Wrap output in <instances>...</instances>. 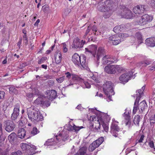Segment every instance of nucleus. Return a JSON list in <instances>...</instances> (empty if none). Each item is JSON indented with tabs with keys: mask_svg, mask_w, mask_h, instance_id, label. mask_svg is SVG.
Instances as JSON below:
<instances>
[{
	"mask_svg": "<svg viewBox=\"0 0 155 155\" xmlns=\"http://www.w3.org/2000/svg\"><path fill=\"white\" fill-rule=\"evenodd\" d=\"M72 61L74 64L81 69H86V57L84 55L79 56L76 53H74L72 56Z\"/></svg>",
	"mask_w": 155,
	"mask_h": 155,
	"instance_id": "7",
	"label": "nucleus"
},
{
	"mask_svg": "<svg viewBox=\"0 0 155 155\" xmlns=\"http://www.w3.org/2000/svg\"><path fill=\"white\" fill-rule=\"evenodd\" d=\"M135 150L136 149L135 148H134L133 147H132L131 148L127 149L126 152H128V153H129L131 151L134 150Z\"/></svg>",
	"mask_w": 155,
	"mask_h": 155,
	"instance_id": "58",
	"label": "nucleus"
},
{
	"mask_svg": "<svg viewBox=\"0 0 155 155\" xmlns=\"http://www.w3.org/2000/svg\"><path fill=\"white\" fill-rule=\"evenodd\" d=\"M97 74L96 73L93 74L92 73L90 72L89 74V75L91 78L96 82H99V81L97 78Z\"/></svg>",
	"mask_w": 155,
	"mask_h": 155,
	"instance_id": "34",
	"label": "nucleus"
},
{
	"mask_svg": "<svg viewBox=\"0 0 155 155\" xmlns=\"http://www.w3.org/2000/svg\"><path fill=\"white\" fill-rule=\"evenodd\" d=\"M119 35H120V37L121 39V41L124 40L126 38L129 37L130 35H129L126 33L120 34Z\"/></svg>",
	"mask_w": 155,
	"mask_h": 155,
	"instance_id": "43",
	"label": "nucleus"
},
{
	"mask_svg": "<svg viewBox=\"0 0 155 155\" xmlns=\"http://www.w3.org/2000/svg\"><path fill=\"white\" fill-rule=\"evenodd\" d=\"M91 28V27L90 26H88L87 29V30H86V31L85 32V35L84 36V37L85 38H86V36H87V35L88 33L89 32Z\"/></svg>",
	"mask_w": 155,
	"mask_h": 155,
	"instance_id": "56",
	"label": "nucleus"
},
{
	"mask_svg": "<svg viewBox=\"0 0 155 155\" xmlns=\"http://www.w3.org/2000/svg\"><path fill=\"white\" fill-rule=\"evenodd\" d=\"M42 9L44 12H47L49 10V8L48 6H43L42 7Z\"/></svg>",
	"mask_w": 155,
	"mask_h": 155,
	"instance_id": "54",
	"label": "nucleus"
},
{
	"mask_svg": "<svg viewBox=\"0 0 155 155\" xmlns=\"http://www.w3.org/2000/svg\"><path fill=\"white\" fill-rule=\"evenodd\" d=\"M149 145L150 148H153V151H155V148L154 147L153 142V141H150L149 143Z\"/></svg>",
	"mask_w": 155,
	"mask_h": 155,
	"instance_id": "51",
	"label": "nucleus"
},
{
	"mask_svg": "<svg viewBox=\"0 0 155 155\" xmlns=\"http://www.w3.org/2000/svg\"><path fill=\"white\" fill-rule=\"evenodd\" d=\"M136 38L139 40V42L140 43H141L142 42V35L141 33L140 32H137L135 35Z\"/></svg>",
	"mask_w": 155,
	"mask_h": 155,
	"instance_id": "42",
	"label": "nucleus"
},
{
	"mask_svg": "<svg viewBox=\"0 0 155 155\" xmlns=\"http://www.w3.org/2000/svg\"><path fill=\"white\" fill-rule=\"evenodd\" d=\"M122 70V68L119 65H109L106 66L104 68V71L110 74H114L116 71L120 72Z\"/></svg>",
	"mask_w": 155,
	"mask_h": 155,
	"instance_id": "13",
	"label": "nucleus"
},
{
	"mask_svg": "<svg viewBox=\"0 0 155 155\" xmlns=\"http://www.w3.org/2000/svg\"><path fill=\"white\" fill-rule=\"evenodd\" d=\"M5 93L3 91H0V99L4 98Z\"/></svg>",
	"mask_w": 155,
	"mask_h": 155,
	"instance_id": "59",
	"label": "nucleus"
},
{
	"mask_svg": "<svg viewBox=\"0 0 155 155\" xmlns=\"http://www.w3.org/2000/svg\"><path fill=\"white\" fill-rule=\"evenodd\" d=\"M130 25L129 24L121 25L114 27L113 31L116 33H119L122 31L127 30V29L130 28Z\"/></svg>",
	"mask_w": 155,
	"mask_h": 155,
	"instance_id": "19",
	"label": "nucleus"
},
{
	"mask_svg": "<svg viewBox=\"0 0 155 155\" xmlns=\"http://www.w3.org/2000/svg\"><path fill=\"white\" fill-rule=\"evenodd\" d=\"M147 107V105L146 102L144 100L140 102L139 104L138 109L140 111V110H141L142 112Z\"/></svg>",
	"mask_w": 155,
	"mask_h": 155,
	"instance_id": "28",
	"label": "nucleus"
},
{
	"mask_svg": "<svg viewBox=\"0 0 155 155\" xmlns=\"http://www.w3.org/2000/svg\"><path fill=\"white\" fill-rule=\"evenodd\" d=\"M20 103H18L14 105L13 112L12 114L11 119L12 120L16 119L19 115Z\"/></svg>",
	"mask_w": 155,
	"mask_h": 155,
	"instance_id": "21",
	"label": "nucleus"
},
{
	"mask_svg": "<svg viewBox=\"0 0 155 155\" xmlns=\"http://www.w3.org/2000/svg\"><path fill=\"white\" fill-rule=\"evenodd\" d=\"M65 78L64 77H62L56 79V80L59 83H61L63 82V81L65 79Z\"/></svg>",
	"mask_w": 155,
	"mask_h": 155,
	"instance_id": "52",
	"label": "nucleus"
},
{
	"mask_svg": "<svg viewBox=\"0 0 155 155\" xmlns=\"http://www.w3.org/2000/svg\"><path fill=\"white\" fill-rule=\"evenodd\" d=\"M118 122L114 118L112 119V122L110 127V133L113 136L116 137H117V132H118L120 130L118 125Z\"/></svg>",
	"mask_w": 155,
	"mask_h": 155,
	"instance_id": "14",
	"label": "nucleus"
},
{
	"mask_svg": "<svg viewBox=\"0 0 155 155\" xmlns=\"http://www.w3.org/2000/svg\"><path fill=\"white\" fill-rule=\"evenodd\" d=\"M89 110L93 112L97 116H92L88 117L89 120L94 122V123L95 124V125L94 123L92 125V127L94 129L97 130H100L101 124L102 125L104 122L109 121L110 119L109 116H108L106 113H104L94 109H89Z\"/></svg>",
	"mask_w": 155,
	"mask_h": 155,
	"instance_id": "1",
	"label": "nucleus"
},
{
	"mask_svg": "<svg viewBox=\"0 0 155 155\" xmlns=\"http://www.w3.org/2000/svg\"><path fill=\"white\" fill-rule=\"evenodd\" d=\"M24 43L26 45L28 42L27 37L26 35H24L23 36Z\"/></svg>",
	"mask_w": 155,
	"mask_h": 155,
	"instance_id": "49",
	"label": "nucleus"
},
{
	"mask_svg": "<svg viewBox=\"0 0 155 155\" xmlns=\"http://www.w3.org/2000/svg\"><path fill=\"white\" fill-rule=\"evenodd\" d=\"M47 59V57H42L40 60H39L38 61V63L39 64H41L43 63Z\"/></svg>",
	"mask_w": 155,
	"mask_h": 155,
	"instance_id": "48",
	"label": "nucleus"
},
{
	"mask_svg": "<svg viewBox=\"0 0 155 155\" xmlns=\"http://www.w3.org/2000/svg\"><path fill=\"white\" fill-rule=\"evenodd\" d=\"M105 53V51L104 49L102 47H99L97 50V53L96 54L97 61L99 59L101 56L104 55Z\"/></svg>",
	"mask_w": 155,
	"mask_h": 155,
	"instance_id": "25",
	"label": "nucleus"
},
{
	"mask_svg": "<svg viewBox=\"0 0 155 155\" xmlns=\"http://www.w3.org/2000/svg\"><path fill=\"white\" fill-rule=\"evenodd\" d=\"M140 116L138 115H135L134 118L133 122L134 124L137 126L139 125V122L140 120Z\"/></svg>",
	"mask_w": 155,
	"mask_h": 155,
	"instance_id": "31",
	"label": "nucleus"
},
{
	"mask_svg": "<svg viewBox=\"0 0 155 155\" xmlns=\"http://www.w3.org/2000/svg\"><path fill=\"white\" fill-rule=\"evenodd\" d=\"M16 137V134L14 133H12L8 136V139L10 141H12L15 139Z\"/></svg>",
	"mask_w": 155,
	"mask_h": 155,
	"instance_id": "38",
	"label": "nucleus"
},
{
	"mask_svg": "<svg viewBox=\"0 0 155 155\" xmlns=\"http://www.w3.org/2000/svg\"><path fill=\"white\" fill-rule=\"evenodd\" d=\"M145 44L148 46L154 47L155 46V37L147 38Z\"/></svg>",
	"mask_w": 155,
	"mask_h": 155,
	"instance_id": "24",
	"label": "nucleus"
},
{
	"mask_svg": "<svg viewBox=\"0 0 155 155\" xmlns=\"http://www.w3.org/2000/svg\"><path fill=\"white\" fill-rule=\"evenodd\" d=\"M68 130V126L66 125L64 126V129L61 132H59V133L56 135H55V138L56 139V141H54V139L52 138L48 139L47 141L45 143L44 145L46 146H53L56 144L58 145L61 144V142L58 140V139L61 138L62 137V141L63 142L66 140H67V134Z\"/></svg>",
	"mask_w": 155,
	"mask_h": 155,
	"instance_id": "3",
	"label": "nucleus"
},
{
	"mask_svg": "<svg viewBox=\"0 0 155 155\" xmlns=\"http://www.w3.org/2000/svg\"><path fill=\"white\" fill-rule=\"evenodd\" d=\"M105 5L102 7L99 8V10L100 11L104 12L103 16L105 18L109 17L111 15L113 11V6L114 4L113 1L107 0L104 2Z\"/></svg>",
	"mask_w": 155,
	"mask_h": 155,
	"instance_id": "6",
	"label": "nucleus"
},
{
	"mask_svg": "<svg viewBox=\"0 0 155 155\" xmlns=\"http://www.w3.org/2000/svg\"><path fill=\"white\" fill-rule=\"evenodd\" d=\"M102 87L103 91L107 98L106 99L107 101L108 102L112 101L111 96L114 94L112 83L110 81H106Z\"/></svg>",
	"mask_w": 155,
	"mask_h": 155,
	"instance_id": "8",
	"label": "nucleus"
},
{
	"mask_svg": "<svg viewBox=\"0 0 155 155\" xmlns=\"http://www.w3.org/2000/svg\"><path fill=\"white\" fill-rule=\"evenodd\" d=\"M124 10L120 14L121 16L127 19L131 18L133 17V14L131 11L128 8L124 6Z\"/></svg>",
	"mask_w": 155,
	"mask_h": 155,
	"instance_id": "20",
	"label": "nucleus"
},
{
	"mask_svg": "<svg viewBox=\"0 0 155 155\" xmlns=\"http://www.w3.org/2000/svg\"><path fill=\"white\" fill-rule=\"evenodd\" d=\"M68 81L70 82L68 86L78 84L83 88H90L91 87V85L88 82L85 81L83 78L72 73L68 72Z\"/></svg>",
	"mask_w": 155,
	"mask_h": 155,
	"instance_id": "4",
	"label": "nucleus"
},
{
	"mask_svg": "<svg viewBox=\"0 0 155 155\" xmlns=\"http://www.w3.org/2000/svg\"><path fill=\"white\" fill-rule=\"evenodd\" d=\"M133 71L130 72L128 70L126 71L119 77V80L120 82L125 84L128 82L131 78H133L132 76Z\"/></svg>",
	"mask_w": 155,
	"mask_h": 155,
	"instance_id": "15",
	"label": "nucleus"
},
{
	"mask_svg": "<svg viewBox=\"0 0 155 155\" xmlns=\"http://www.w3.org/2000/svg\"><path fill=\"white\" fill-rule=\"evenodd\" d=\"M39 131L37 129L36 127H34L32 130L31 132V134L33 135H36L39 133Z\"/></svg>",
	"mask_w": 155,
	"mask_h": 155,
	"instance_id": "44",
	"label": "nucleus"
},
{
	"mask_svg": "<svg viewBox=\"0 0 155 155\" xmlns=\"http://www.w3.org/2000/svg\"><path fill=\"white\" fill-rule=\"evenodd\" d=\"M97 46L94 45H89L85 48V52L87 54L92 55L93 57H95Z\"/></svg>",
	"mask_w": 155,
	"mask_h": 155,
	"instance_id": "16",
	"label": "nucleus"
},
{
	"mask_svg": "<svg viewBox=\"0 0 155 155\" xmlns=\"http://www.w3.org/2000/svg\"><path fill=\"white\" fill-rule=\"evenodd\" d=\"M72 127V130H73L76 133L78 132L80 129L84 128L83 126H77L74 124H73L72 126L70 125Z\"/></svg>",
	"mask_w": 155,
	"mask_h": 155,
	"instance_id": "35",
	"label": "nucleus"
},
{
	"mask_svg": "<svg viewBox=\"0 0 155 155\" xmlns=\"http://www.w3.org/2000/svg\"><path fill=\"white\" fill-rule=\"evenodd\" d=\"M26 136V131L23 128L19 129L18 131V137L20 138H25Z\"/></svg>",
	"mask_w": 155,
	"mask_h": 155,
	"instance_id": "27",
	"label": "nucleus"
},
{
	"mask_svg": "<svg viewBox=\"0 0 155 155\" xmlns=\"http://www.w3.org/2000/svg\"><path fill=\"white\" fill-rule=\"evenodd\" d=\"M104 138L103 137H101L97 140L95 141H94L95 143L96 144L98 147H99L100 145L104 141Z\"/></svg>",
	"mask_w": 155,
	"mask_h": 155,
	"instance_id": "36",
	"label": "nucleus"
},
{
	"mask_svg": "<svg viewBox=\"0 0 155 155\" xmlns=\"http://www.w3.org/2000/svg\"><path fill=\"white\" fill-rule=\"evenodd\" d=\"M22 38H21L20 39L17 45L19 47V48H20V45H21L22 42Z\"/></svg>",
	"mask_w": 155,
	"mask_h": 155,
	"instance_id": "61",
	"label": "nucleus"
},
{
	"mask_svg": "<svg viewBox=\"0 0 155 155\" xmlns=\"http://www.w3.org/2000/svg\"><path fill=\"white\" fill-rule=\"evenodd\" d=\"M40 21L39 19H38L37 20L36 22H35V26H37L38 25V24L39 23Z\"/></svg>",
	"mask_w": 155,
	"mask_h": 155,
	"instance_id": "63",
	"label": "nucleus"
},
{
	"mask_svg": "<svg viewBox=\"0 0 155 155\" xmlns=\"http://www.w3.org/2000/svg\"><path fill=\"white\" fill-rule=\"evenodd\" d=\"M148 68L150 70H155V61L153 63V64L151 66H149Z\"/></svg>",
	"mask_w": 155,
	"mask_h": 155,
	"instance_id": "50",
	"label": "nucleus"
},
{
	"mask_svg": "<svg viewBox=\"0 0 155 155\" xmlns=\"http://www.w3.org/2000/svg\"><path fill=\"white\" fill-rule=\"evenodd\" d=\"M16 90V89L13 87H10L9 88V91L11 93L12 92H14Z\"/></svg>",
	"mask_w": 155,
	"mask_h": 155,
	"instance_id": "60",
	"label": "nucleus"
},
{
	"mask_svg": "<svg viewBox=\"0 0 155 155\" xmlns=\"http://www.w3.org/2000/svg\"><path fill=\"white\" fill-rule=\"evenodd\" d=\"M38 90L37 89L35 88L34 90L33 91L32 93L28 94L27 96L29 98H31L33 97L34 95H38Z\"/></svg>",
	"mask_w": 155,
	"mask_h": 155,
	"instance_id": "33",
	"label": "nucleus"
},
{
	"mask_svg": "<svg viewBox=\"0 0 155 155\" xmlns=\"http://www.w3.org/2000/svg\"><path fill=\"white\" fill-rule=\"evenodd\" d=\"M107 55H106L102 58V62L103 64H107Z\"/></svg>",
	"mask_w": 155,
	"mask_h": 155,
	"instance_id": "45",
	"label": "nucleus"
},
{
	"mask_svg": "<svg viewBox=\"0 0 155 155\" xmlns=\"http://www.w3.org/2000/svg\"><path fill=\"white\" fill-rule=\"evenodd\" d=\"M41 67L42 68L45 69H46L47 68V66L46 65L42 64L41 65Z\"/></svg>",
	"mask_w": 155,
	"mask_h": 155,
	"instance_id": "64",
	"label": "nucleus"
},
{
	"mask_svg": "<svg viewBox=\"0 0 155 155\" xmlns=\"http://www.w3.org/2000/svg\"><path fill=\"white\" fill-rule=\"evenodd\" d=\"M98 147L96 145L95 143L94 142L89 146V150L91 151H93L96 148Z\"/></svg>",
	"mask_w": 155,
	"mask_h": 155,
	"instance_id": "39",
	"label": "nucleus"
},
{
	"mask_svg": "<svg viewBox=\"0 0 155 155\" xmlns=\"http://www.w3.org/2000/svg\"><path fill=\"white\" fill-rule=\"evenodd\" d=\"M87 148L85 147L81 148L76 154L75 155H87Z\"/></svg>",
	"mask_w": 155,
	"mask_h": 155,
	"instance_id": "29",
	"label": "nucleus"
},
{
	"mask_svg": "<svg viewBox=\"0 0 155 155\" xmlns=\"http://www.w3.org/2000/svg\"><path fill=\"white\" fill-rule=\"evenodd\" d=\"M61 52L60 51H58L55 53L54 58L55 62L57 64L60 63L61 60L62 56Z\"/></svg>",
	"mask_w": 155,
	"mask_h": 155,
	"instance_id": "26",
	"label": "nucleus"
},
{
	"mask_svg": "<svg viewBox=\"0 0 155 155\" xmlns=\"http://www.w3.org/2000/svg\"><path fill=\"white\" fill-rule=\"evenodd\" d=\"M56 96V92L54 90L47 91L45 93V97H40L34 101L35 104L41 106H48L50 104V101L55 98Z\"/></svg>",
	"mask_w": 155,
	"mask_h": 155,
	"instance_id": "2",
	"label": "nucleus"
},
{
	"mask_svg": "<svg viewBox=\"0 0 155 155\" xmlns=\"http://www.w3.org/2000/svg\"><path fill=\"white\" fill-rule=\"evenodd\" d=\"M21 148L24 153H26L28 155H33L34 153L35 150L36 149V147L30 143H22Z\"/></svg>",
	"mask_w": 155,
	"mask_h": 155,
	"instance_id": "9",
	"label": "nucleus"
},
{
	"mask_svg": "<svg viewBox=\"0 0 155 155\" xmlns=\"http://www.w3.org/2000/svg\"><path fill=\"white\" fill-rule=\"evenodd\" d=\"M27 113L28 118L32 121L35 122L43 120V117L40 111L34 106L27 109Z\"/></svg>",
	"mask_w": 155,
	"mask_h": 155,
	"instance_id": "5",
	"label": "nucleus"
},
{
	"mask_svg": "<svg viewBox=\"0 0 155 155\" xmlns=\"http://www.w3.org/2000/svg\"><path fill=\"white\" fill-rule=\"evenodd\" d=\"M85 43V41L82 40L81 42L79 41V39L77 38L74 39L73 43L72 45L73 48H81L83 47Z\"/></svg>",
	"mask_w": 155,
	"mask_h": 155,
	"instance_id": "23",
	"label": "nucleus"
},
{
	"mask_svg": "<svg viewBox=\"0 0 155 155\" xmlns=\"http://www.w3.org/2000/svg\"><path fill=\"white\" fill-rule=\"evenodd\" d=\"M121 39L119 34H116L110 36L109 40L112 41V43L114 45H117L119 44L121 41Z\"/></svg>",
	"mask_w": 155,
	"mask_h": 155,
	"instance_id": "22",
	"label": "nucleus"
},
{
	"mask_svg": "<svg viewBox=\"0 0 155 155\" xmlns=\"http://www.w3.org/2000/svg\"><path fill=\"white\" fill-rule=\"evenodd\" d=\"M107 64L114 63L117 62V60L116 58L111 57L110 55H107Z\"/></svg>",
	"mask_w": 155,
	"mask_h": 155,
	"instance_id": "30",
	"label": "nucleus"
},
{
	"mask_svg": "<svg viewBox=\"0 0 155 155\" xmlns=\"http://www.w3.org/2000/svg\"><path fill=\"white\" fill-rule=\"evenodd\" d=\"M6 130L8 132L12 131L15 127V125L11 120H7L4 122Z\"/></svg>",
	"mask_w": 155,
	"mask_h": 155,
	"instance_id": "18",
	"label": "nucleus"
},
{
	"mask_svg": "<svg viewBox=\"0 0 155 155\" xmlns=\"http://www.w3.org/2000/svg\"><path fill=\"white\" fill-rule=\"evenodd\" d=\"M145 86H143L140 89L136 91L137 94L135 95L136 98L134 103V106L133 110V114H134L136 113L138 110V107L137 104L139 102L140 98L143 95V92L145 89Z\"/></svg>",
	"mask_w": 155,
	"mask_h": 155,
	"instance_id": "10",
	"label": "nucleus"
},
{
	"mask_svg": "<svg viewBox=\"0 0 155 155\" xmlns=\"http://www.w3.org/2000/svg\"><path fill=\"white\" fill-rule=\"evenodd\" d=\"M104 122L102 124V126L104 129V130L103 131V132H105L106 133H107L108 130V126L107 124L105 123V122Z\"/></svg>",
	"mask_w": 155,
	"mask_h": 155,
	"instance_id": "40",
	"label": "nucleus"
},
{
	"mask_svg": "<svg viewBox=\"0 0 155 155\" xmlns=\"http://www.w3.org/2000/svg\"><path fill=\"white\" fill-rule=\"evenodd\" d=\"M131 113V111L130 110L126 109L125 110V112L123 115L124 118V120L122 121V124H124L128 128H130L132 126L130 117V116Z\"/></svg>",
	"mask_w": 155,
	"mask_h": 155,
	"instance_id": "11",
	"label": "nucleus"
},
{
	"mask_svg": "<svg viewBox=\"0 0 155 155\" xmlns=\"http://www.w3.org/2000/svg\"><path fill=\"white\" fill-rule=\"evenodd\" d=\"M21 152L20 150H18L16 152L12 153L11 155H21Z\"/></svg>",
	"mask_w": 155,
	"mask_h": 155,
	"instance_id": "55",
	"label": "nucleus"
},
{
	"mask_svg": "<svg viewBox=\"0 0 155 155\" xmlns=\"http://www.w3.org/2000/svg\"><path fill=\"white\" fill-rule=\"evenodd\" d=\"M92 30L93 33L95 35H100L101 33V32L97 30V28L95 25H94L92 26L91 28Z\"/></svg>",
	"mask_w": 155,
	"mask_h": 155,
	"instance_id": "37",
	"label": "nucleus"
},
{
	"mask_svg": "<svg viewBox=\"0 0 155 155\" xmlns=\"http://www.w3.org/2000/svg\"><path fill=\"white\" fill-rule=\"evenodd\" d=\"M150 5L152 8L153 10L155 11V1L154 0H151L149 2Z\"/></svg>",
	"mask_w": 155,
	"mask_h": 155,
	"instance_id": "47",
	"label": "nucleus"
},
{
	"mask_svg": "<svg viewBox=\"0 0 155 155\" xmlns=\"http://www.w3.org/2000/svg\"><path fill=\"white\" fill-rule=\"evenodd\" d=\"M150 120L151 123L153 124L155 123V114L154 116L151 117L150 118Z\"/></svg>",
	"mask_w": 155,
	"mask_h": 155,
	"instance_id": "57",
	"label": "nucleus"
},
{
	"mask_svg": "<svg viewBox=\"0 0 155 155\" xmlns=\"http://www.w3.org/2000/svg\"><path fill=\"white\" fill-rule=\"evenodd\" d=\"M63 51L64 52H66L68 51V49L67 48V45L65 43H62Z\"/></svg>",
	"mask_w": 155,
	"mask_h": 155,
	"instance_id": "46",
	"label": "nucleus"
},
{
	"mask_svg": "<svg viewBox=\"0 0 155 155\" xmlns=\"http://www.w3.org/2000/svg\"><path fill=\"white\" fill-rule=\"evenodd\" d=\"M144 138V136L143 135H142L141 136L140 139L139 140H137L136 141V144L137 143H141L142 142Z\"/></svg>",
	"mask_w": 155,
	"mask_h": 155,
	"instance_id": "53",
	"label": "nucleus"
},
{
	"mask_svg": "<svg viewBox=\"0 0 155 155\" xmlns=\"http://www.w3.org/2000/svg\"><path fill=\"white\" fill-rule=\"evenodd\" d=\"M26 121V118L21 117L20 120L18 121L19 125L21 127L22 126L25 124Z\"/></svg>",
	"mask_w": 155,
	"mask_h": 155,
	"instance_id": "41",
	"label": "nucleus"
},
{
	"mask_svg": "<svg viewBox=\"0 0 155 155\" xmlns=\"http://www.w3.org/2000/svg\"><path fill=\"white\" fill-rule=\"evenodd\" d=\"M76 108L80 110H82V108L81 107V106L80 105H78L77 107H76Z\"/></svg>",
	"mask_w": 155,
	"mask_h": 155,
	"instance_id": "62",
	"label": "nucleus"
},
{
	"mask_svg": "<svg viewBox=\"0 0 155 155\" xmlns=\"http://www.w3.org/2000/svg\"><path fill=\"white\" fill-rule=\"evenodd\" d=\"M153 19L152 15L146 14L142 16L139 20L136 21V24L141 25H144L151 22Z\"/></svg>",
	"mask_w": 155,
	"mask_h": 155,
	"instance_id": "12",
	"label": "nucleus"
},
{
	"mask_svg": "<svg viewBox=\"0 0 155 155\" xmlns=\"http://www.w3.org/2000/svg\"><path fill=\"white\" fill-rule=\"evenodd\" d=\"M145 10V6L140 5L134 7L133 9L134 13L137 15H141Z\"/></svg>",
	"mask_w": 155,
	"mask_h": 155,
	"instance_id": "17",
	"label": "nucleus"
},
{
	"mask_svg": "<svg viewBox=\"0 0 155 155\" xmlns=\"http://www.w3.org/2000/svg\"><path fill=\"white\" fill-rule=\"evenodd\" d=\"M150 62L149 60H146L141 61L140 63H138L137 64V66L139 67L141 66H145L150 64Z\"/></svg>",
	"mask_w": 155,
	"mask_h": 155,
	"instance_id": "32",
	"label": "nucleus"
}]
</instances>
